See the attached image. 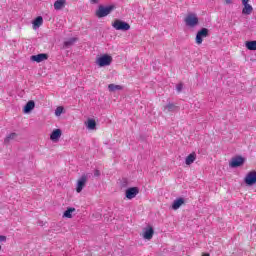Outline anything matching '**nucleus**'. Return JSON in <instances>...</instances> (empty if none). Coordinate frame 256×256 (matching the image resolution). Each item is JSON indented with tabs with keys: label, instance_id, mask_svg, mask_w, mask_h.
Segmentation results:
<instances>
[{
	"label": "nucleus",
	"instance_id": "f03ea898",
	"mask_svg": "<svg viewBox=\"0 0 256 256\" xmlns=\"http://www.w3.org/2000/svg\"><path fill=\"white\" fill-rule=\"evenodd\" d=\"M111 63H113V57L109 54H103L96 58V65H98V67H109Z\"/></svg>",
	"mask_w": 256,
	"mask_h": 256
},
{
	"label": "nucleus",
	"instance_id": "20e7f679",
	"mask_svg": "<svg viewBox=\"0 0 256 256\" xmlns=\"http://www.w3.org/2000/svg\"><path fill=\"white\" fill-rule=\"evenodd\" d=\"M185 23L188 27H195L199 23V18H197V14H188L185 17Z\"/></svg>",
	"mask_w": 256,
	"mask_h": 256
},
{
	"label": "nucleus",
	"instance_id": "0eeeda50",
	"mask_svg": "<svg viewBox=\"0 0 256 256\" xmlns=\"http://www.w3.org/2000/svg\"><path fill=\"white\" fill-rule=\"evenodd\" d=\"M244 181H245L246 185H250V186L255 185V183H256V171L249 172L246 175Z\"/></svg>",
	"mask_w": 256,
	"mask_h": 256
},
{
	"label": "nucleus",
	"instance_id": "7ed1b4c3",
	"mask_svg": "<svg viewBox=\"0 0 256 256\" xmlns=\"http://www.w3.org/2000/svg\"><path fill=\"white\" fill-rule=\"evenodd\" d=\"M112 27L116 29V31H129V29H131V25L122 20H115L112 23Z\"/></svg>",
	"mask_w": 256,
	"mask_h": 256
},
{
	"label": "nucleus",
	"instance_id": "6ab92c4d",
	"mask_svg": "<svg viewBox=\"0 0 256 256\" xmlns=\"http://www.w3.org/2000/svg\"><path fill=\"white\" fill-rule=\"evenodd\" d=\"M33 29H39L43 25V17L38 16L33 22Z\"/></svg>",
	"mask_w": 256,
	"mask_h": 256
},
{
	"label": "nucleus",
	"instance_id": "7c9ffc66",
	"mask_svg": "<svg viewBox=\"0 0 256 256\" xmlns=\"http://www.w3.org/2000/svg\"><path fill=\"white\" fill-rule=\"evenodd\" d=\"M90 3H92V5H97V3H99V0H90Z\"/></svg>",
	"mask_w": 256,
	"mask_h": 256
},
{
	"label": "nucleus",
	"instance_id": "ddd939ff",
	"mask_svg": "<svg viewBox=\"0 0 256 256\" xmlns=\"http://www.w3.org/2000/svg\"><path fill=\"white\" fill-rule=\"evenodd\" d=\"M75 211L76 209L73 207H69L65 210V212L63 213V218L64 219H72L73 215H75Z\"/></svg>",
	"mask_w": 256,
	"mask_h": 256
},
{
	"label": "nucleus",
	"instance_id": "f3484780",
	"mask_svg": "<svg viewBox=\"0 0 256 256\" xmlns=\"http://www.w3.org/2000/svg\"><path fill=\"white\" fill-rule=\"evenodd\" d=\"M66 0H56L54 2L55 11H61L65 7Z\"/></svg>",
	"mask_w": 256,
	"mask_h": 256
},
{
	"label": "nucleus",
	"instance_id": "473e14b6",
	"mask_svg": "<svg viewBox=\"0 0 256 256\" xmlns=\"http://www.w3.org/2000/svg\"><path fill=\"white\" fill-rule=\"evenodd\" d=\"M203 256H210L209 254H204Z\"/></svg>",
	"mask_w": 256,
	"mask_h": 256
},
{
	"label": "nucleus",
	"instance_id": "b1692460",
	"mask_svg": "<svg viewBox=\"0 0 256 256\" xmlns=\"http://www.w3.org/2000/svg\"><path fill=\"white\" fill-rule=\"evenodd\" d=\"M175 109H177V106H175V104H173V103H168V104L164 107V111H167L168 113L175 111Z\"/></svg>",
	"mask_w": 256,
	"mask_h": 256
},
{
	"label": "nucleus",
	"instance_id": "2eb2a0df",
	"mask_svg": "<svg viewBox=\"0 0 256 256\" xmlns=\"http://www.w3.org/2000/svg\"><path fill=\"white\" fill-rule=\"evenodd\" d=\"M184 203H185V199L184 198H177L172 203V209L174 211H177V209H179L181 207V205H183Z\"/></svg>",
	"mask_w": 256,
	"mask_h": 256
},
{
	"label": "nucleus",
	"instance_id": "c756f323",
	"mask_svg": "<svg viewBox=\"0 0 256 256\" xmlns=\"http://www.w3.org/2000/svg\"><path fill=\"white\" fill-rule=\"evenodd\" d=\"M226 5H231L233 3V0H223Z\"/></svg>",
	"mask_w": 256,
	"mask_h": 256
},
{
	"label": "nucleus",
	"instance_id": "412c9836",
	"mask_svg": "<svg viewBox=\"0 0 256 256\" xmlns=\"http://www.w3.org/2000/svg\"><path fill=\"white\" fill-rule=\"evenodd\" d=\"M246 49H248L249 51H256V40L247 41L246 42Z\"/></svg>",
	"mask_w": 256,
	"mask_h": 256
},
{
	"label": "nucleus",
	"instance_id": "c85d7f7f",
	"mask_svg": "<svg viewBox=\"0 0 256 256\" xmlns=\"http://www.w3.org/2000/svg\"><path fill=\"white\" fill-rule=\"evenodd\" d=\"M101 175V172L99 170L94 171V177H99Z\"/></svg>",
	"mask_w": 256,
	"mask_h": 256
},
{
	"label": "nucleus",
	"instance_id": "aec40b11",
	"mask_svg": "<svg viewBox=\"0 0 256 256\" xmlns=\"http://www.w3.org/2000/svg\"><path fill=\"white\" fill-rule=\"evenodd\" d=\"M35 109V102L33 100L27 102V104L24 107V113H31Z\"/></svg>",
	"mask_w": 256,
	"mask_h": 256
},
{
	"label": "nucleus",
	"instance_id": "9b49d317",
	"mask_svg": "<svg viewBox=\"0 0 256 256\" xmlns=\"http://www.w3.org/2000/svg\"><path fill=\"white\" fill-rule=\"evenodd\" d=\"M154 233L155 231L153 230V227L148 226L144 229L143 238L146 239V241H151V239H153Z\"/></svg>",
	"mask_w": 256,
	"mask_h": 256
},
{
	"label": "nucleus",
	"instance_id": "f8f14e48",
	"mask_svg": "<svg viewBox=\"0 0 256 256\" xmlns=\"http://www.w3.org/2000/svg\"><path fill=\"white\" fill-rule=\"evenodd\" d=\"M61 129H55L52 131L51 135H50V139L51 141H53L54 143L59 141V139H61Z\"/></svg>",
	"mask_w": 256,
	"mask_h": 256
},
{
	"label": "nucleus",
	"instance_id": "bb28decb",
	"mask_svg": "<svg viewBox=\"0 0 256 256\" xmlns=\"http://www.w3.org/2000/svg\"><path fill=\"white\" fill-rule=\"evenodd\" d=\"M176 90L178 91V93H181V91H183V84H177L176 85Z\"/></svg>",
	"mask_w": 256,
	"mask_h": 256
},
{
	"label": "nucleus",
	"instance_id": "393cba45",
	"mask_svg": "<svg viewBox=\"0 0 256 256\" xmlns=\"http://www.w3.org/2000/svg\"><path fill=\"white\" fill-rule=\"evenodd\" d=\"M17 138V133H10L6 136L4 143H9V141H13V139Z\"/></svg>",
	"mask_w": 256,
	"mask_h": 256
},
{
	"label": "nucleus",
	"instance_id": "423d86ee",
	"mask_svg": "<svg viewBox=\"0 0 256 256\" xmlns=\"http://www.w3.org/2000/svg\"><path fill=\"white\" fill-rule=\"evenodd\" d=\"M125 195H126V198H128L129 200L135 199L137 195H139V188L137 187L128 188L125 192Z\"/></svg>",
	"mask_w": 256,
	"mask_h": 256
},
{
	"label": "nucleus",
	"instance_id": "2f4dec72",
	"mask_svg": "<svg viewBox=\"0 0 256 256\" xmlns=\"http://www.w3.org/2000/svg\"><path fill=\"white\" fill-rule=\"evenodd\" d=\"M249 4V0H242V5H247Z\"/></svg>",
	"mask_w": 256,
	"mask_h": 256
},
{
	"label": "nucleus",
	"instance_id": "5701e85b",
	"mask_svg": "<svg viewBox=\"0 0 256 256\" xmlns=\"http://www.w3.org/2000/svg\"><path fill=\"white\" fill-rule=\"evenodd\" d=\"M77 41V38H70L64 42V49L71 47Z\"/></svg>",
	"mask_w": 256,
	"mask_h": 256
},
{
	"label": "nucleus",
	"instance_id": "6e6552de",
	"mask_svg": "<svg viewBox=\"0 0 256 256\" xmlns=\"http://www.w3.org/2000/svg\"><path fill=\"white\" fill-rule=\"evenodd\" d=\"M243 163H245L244 157H241V156L234 157L230 161V167H232V168L241 167V165H243Z\"/></svg>",
	"mask_w": 256,
	"mask_h": 256
},
{
	"label": "nucleus",
	"instance_id": "39448f33",
	"mask_svg": "<svg viewBox=\"0 0 256 256\" xmlns=\"http://www.w3.org/2000/svg\"><path fill=\"white\" fill-rule=\"evenodd\" d=\"M205 37H209V29L202 28L196 34V44L201 45V43H203V39H205Z\"/></svg>",
	"mask_w": 256,
	"mask_h": 256
},
{
	"label": "nucleus",
	"instance_id": "72a5a7b5",
	"mask_svg": "<svg viewBox=\"0 0 256 256\" xmlns=\"http://www.w3.org/2000/svg\"><path fill=\"white\" fill-rule=\"evenodd\" d=\"M0 251H1V246H0Z\"/></svg>",
	"mask_w": 256,
	"mask_h": 256
},
{
	"label": "nucleus",
	"instance_id": "4be33fe9",
	"mask_svg": "<svg viewBox=\"0 0 256 256\" xmlns=\"http://www.w3.org/2000/svg\"><path fill=\"white\" fill-rule=\"evenodd\" d=\"M109 91H111L112 93L115 91H121L123 89V86L121 85H117V84H110L108 86Z\"/></svg>",
	"mask_w": 256,
	"mask_h": 256
},
{
	"label": "nucleus",
	"instance_id": "a211bd4d",
	"mask_svg": "<svg viewBox=\"0 0 256 256\" xmlns=\"http://www.w3.org/2000/svg\"><path fill=\"white\" fill-rule=\"evenodd\" d=\"M253 13V6L251 4H243L242 15H251Z\"/></svg>",
	"mask_w": 256,
	"mask_h": 256
},
{
	"label": "nucleus",
	"instance_id": "f257e3e1",
	"mask_svg": "<svg viewBox=\"0 0 256 256\" xmlns=\"http://www.w3.org/2000/svg\"><path fill=\"white\" fill-rule=\"evenodd\" d=\"M115 9V5H108V6H103L100 5L98 6V9L96 10V17L98 19H102V17H107V15H110V13Z\"/></svg>",
	"mask_w": 256,
	"mask_h": 256
},
{
	"label": "nucleus",
	"instance_id": "dca6fc26",
	"mask_svg": "<svg viewBox=\"0 0 256 256\" xmlns=\"http://www.w3.org/2000/svg\"><path fill=\"white\" fill-rule=\"evenodd\" d=\"M197 159V154L195 152L189 154L186 159H185V163L187 165H193V163H195V160Z\"/></svg>",
	"mask_w": 256,
	"mask_h": 256
},
{
	"label": "nucleus",
	"instance_id": "4468645a",
	"mask_svg": "<svg viewBox=\"0 0 256 256\" xmlns=\"http://www.w3.org/2000/svg\"><path fill=\"white\" fill-rule=\"evenodd\" d=\"M85 125L88 131H95L97 129V122L94 119H88Z\"/></svg>",
	"mask_w": 256,
	"mask_h": 256
},
{
	"label": "nucleus",
	"instance_id": "1a4fd4ad",
	"mask_svg": "<svg viewBox=\"0 0 256 256\" xmlns=\"http://www.w3.org/2000/svg\"><path fill=\"white\" fill-rule=\"evenodd\" d=\"M85 185H87V176H81V178L77 181L76 191L78 193H81V191H83V189L85 188Z\"/></svg>",
	"mask_w": 256,
	"mask_h": 256
},
{
	"label": "nucleus",
	"instance_id": "9d476101",
	"mask_svg": "<svg viewBox=\"0 0 256 256\" xmlns=\"http://www.w3.org/2000/svg\"><path fill=\"white\" fill-rule=\"evenodd\" d=\"M30 59L31 61H35L36 63H42V61H47L49 59V55L41 53L38 55H32Z\"/></svg>",
	"mask_w": 256,
	"mask_h": 256
},
{
	"label": "nucleus",
	"instance_id": "cd10ccee",
	"mask_svg": "<svg viewBox=\"0 0 256 256\" xmlns=\"http://www.w3.org/2000/svg\"><path fill=\"white\" fill-rule=\"evenodd\" d=\"M7 241V236L0 235V243H5Z\"/></svg>",
	"mask_w": 256,
	"mask_h": 256
},
{
	"label": "nucleus",
	"instance_id": "a878e982",
	"mask_svg": "<svg viewBox=\"0 0 256 256\" xmlns=\"http://www.w3.org/2000/svg\"><path fill=\"white\" fill-rule=\"evenodd\" d=\"M63 111H65V108H63V106H58L55 109V115L56 117H61V115H63Z\"/></svg>",
	"mask_w": 256,
	"mask_h": 256
}]
</instances>
